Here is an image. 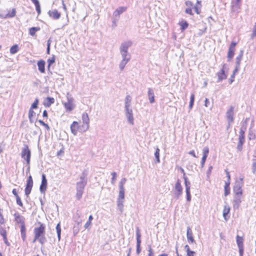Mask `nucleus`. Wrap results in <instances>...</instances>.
<instances>
[{
	"instance_id": "obj_11",
	"label": "nucleus",
	"mask_w": 256,
	"mask_h": 256,
	"mask_svg": "<svg viewBox=\"0 0 256 256\" xmlns=\"http://www.w3.org/2000/svg\"><path fill=\"white\" fill-rule=\"evenodd\" d=\"M47 187V180L44 174H42V184L40 188L41 193L44 194L46 190Z\"/></svg>"
},
{
	"instance_id": "obj_51",
	"label": "nucleus",
	"mask_w": 256,
	"mask_h": 256,
	"mask_svg": "<svg viewBox=\"0 0 256 256\" xmlns=\"http://www.w3.org/2000/svg\"><path fill=\"white\" fill-rule=\"evenodd\" d=\"M248 118H246L244 122H243L242 124V127L240 128H243L244 130H246V126H247V122H248Z\"/></svg>"
},
{
	"instance_id": "obj_20",
	"label": "nucleus",
	"mask_w": 256,
	"mask_h": 256,
	"mask_svg": "<svg viewBox=\"0 0 256 256\" xmlns=\"http://www.w3.org/2000/svg\"><path fill=\"white\" fill-rule=\"evenodd\" d=\"M231 8L232 12H239L240 9V3L232 1V2Z\"/></svg>"
},
{
	"instance_id": "obj_34",
	"label": "nucleus",
	"mask_w": 256,
	"mask_h": 256,
	"mask_svg": "<svg viewBox=\"0 0 256 256\" xmlns=\"http://www.w3.org/2000/svg\"><path fill=\"white\" fill-rule=\"evenodd\" d=\"M235 50L231 49L230 48H228V60L230 61L231 59L233 58Z\"/></svg>"
},
{
	"instance_id": "obj_57",
	"label": "nucleus",
	"mask_w": 256,
	"mask_h": 256,
	"mask_svg": "<svg viewBox=\"0 0 256 256\" xmlns=\"http://www.w3.org/2000/svg\"><path fill=\"white\" fill-rule=\"evenodd\" d=\"M33 109L30 108L28 111V117H32L36 113L34 112L32 110Z\"/></svg>"
},
{
	"instance_id": "obj_13",
	"label": "nucleus",
	"mask_w": 256,
	"mask_h": 256,
	"mask_svg": "<svg viewBox=\"0 0 256 256\" xmlns=\"http://www.w3.org/2000/svg\"><path fill=\"white\" fill-rule=\"evenodd\" d=\"M16 222L20 224V226H25L24 220L25 218L24 216L20 215L18 213L16 212L14 214Z\"/></svg>"
},
{
	"instance_id": "obj_1",
	"label": "nucleus",
	"mask_w": 256,
	"mask_h": 256,
	"mask_svg": "<svg viewBox=\"0 0 256 256\" xmlns=\"http://www.w3.org/2000/svg\"><path fill=\"white\" fill-rule=\"evenodd\" d=\"M88 172L86 170L82 172L80 177V180L76 184V198L77 200H80L83 194L84 188L87 184Z\"/></svg>"
},
{
	"instance_id": "obj_32",
	"label": "nucleus",
	"mask_w": 256,
	"mask_h": 256,
	"mask_svg": "<svg viewBox=\"0 0 256 256\" xmlns=\"http://www.w3.org/2000/svg\"><path fill=\"white\" fill-rule=\"evenodd\" d=\"M64 106L68 111H72L74 107V104L66 102L64 104Z\"/></svg>"
},
{
	"instance_id": "obj_46",
	"label": "nucleus",
	"mask_w": 256,
	"mask_h": 256,
	"mask_svg": "<svg viewBox=\"0 0 256 256\" xmlns=\"http://www.w3.org/2000/svg\"><path fill=\"white\" fill-rule=\"evenodd\" d=\"M38 122L42 126H44L47 130H50V127L47 124L44 122L42 120H38Z\"/></svg>"
},
{
	"instance_id": "obj_9",
	"label": "nucleus",
	"mask_w": 256,
	"mask_h": 256,
	"mask_svg": "<svg viewBox=\"0 0 256 256\" xmlns=\"http://www.w3.org/2000/svg\"><path fill=\"white\" fill-rule=\"evenodd\" d=\"M176 192L174 194L176 198H178L182 193V188L181 186L180 180H178L175 184Z\"/></svg>"
},
{
	"instance_id": "obj_15",
	"label": "nucleus",
	"mask_w": 256,
	"mask_h": 256,
	"mask_svg": "<svg viewBox=\"0 0 256 256\" xmlns=\"http://www.w3.org/2000/svg\"><path fill=\"white\" fill-rule=\"evenodd\" d=\"M203 156L201 161V166L203 168L204 165V163L206 161V158L209 153V148L208 147H204L202 150Z\"/></svg>"
},
{
	"instance_id": "obj_31",
	"label": "nucleus",
	"mask_w": 256,
	"mask_h": 256,
	"mask_svg": "<svg viewBox=\"0 0 256 256\" xmlns=\"http://www.w3.org/2000/svg\"><path fill=\"white\" fill-rule=\"evenodd\" d=\"M230 182H226L225 183L224 185V194L225 196H227L230 192Z\"/></svg>"
},
{
	"instance_id": "obj_48",
	"label": "nucleus",
	"mask_w": 256,
	"mask_h": 256,
	"mask_svg": "<svg viewBox=\"0 0 256 256\" xmlns=\"http://www.w3.org/2000/svg\"><path fill=\"white\" fill-rule=\"evenodd\" d=\"M244 142L240 141L238 140V146H237V149L238 151H241L242 149V145Z\"/></svg>"
},
{
	"instance_id": "obj_33",
	"label": "nucleus",
	"mask_w": 256,
	"mask_h": 256,
	"mask_svg": "<svg viewBox=\"0 0 256 256\" xmlns=\"http://www.w3.org/2000/svg\"><path fill=\"white\" fill-rule=\"evenodd\" d=\"M21 236L23 241L26 240V226H20Z\"/></svg>"
},
{
	"instance_id": "obj_23",
	"label": "nucleus",
	"mask_w": 256,
	"mask_h": 256,
	"mask_svg": "<svg viewBox=\"0 0 256 256\" xmlns=\"http://www.w3.org/2000/svg\"><path fill=\"white\" fill-rule=\"evenodd\" d=\"M48 13L50 17H52L55 20L59 19L60 17V14L58 12V11L56 10L52 11L50 10Z\"/></svg>"
},
{
	"instance_id": "obj_37",
	"label": "nucleus",
	"mask_w": 256,
	"mask_h": 256,
	"mask_svg": "<svg viewBox=\"0 0 256 256\" xmlns=\"http://www.w3.org/2000/svg\"><path fill=\"white\" fill-rule=\"evenodd\" d=\"M184 180V184L186 186V190H190V183L188 181V178L186 176H183Z\"/></svg>"
},
{
	"instance_id": "obj_44",
	"label": "nucleus",
	"mask_w": 256,
	"mask_h": 256,
	"mask_svg": "<svg viewBox=\"0 0 256 256\" xmlns=\"http://www.w3.org/2000/svg\"><path fill=\"white\" fill-rule=\"evenodd\" d=\"M252 173L254 174L256 172V158L252 159Z\"/></svg>"
},
{
	"instance_id": "obj_22",
	"label": "nucleus",
	"mask_w": 256,
	"mask_h": 256,
	"mask_svg": "<svg viewBox=\"0 0 256 256\" xmlns=\"http://www.w3.org/2000/svg\"><path fill=\"white\" fill-rule=\"evenodd\" d=\"M45 61L42 60H41L38 62V69L41 73L45 72Z\"/></svg>"
},
{
	"instance_id": "obj_7",
	"label": "nucleus",
	"mask_w": 256,
	"mask_h": 256,
	"mask_svg": "<svg viewBox=\"0 0 256 256\" xmlns=\"http://www.w3.org/2000/svg\"><path fill=\"white\" fill-rule=\"evenodd\" d=\"M132 44L130 40H128L122 42L120 46V52H128V50Z\"/></svg>"
},
{
	"instance_id": "obj_56",
	"label": "nucleus",
	"mask_w": 256,
	"mask_h": 256,
	"mask_svg": "<svg viewBox=\"0 0 256 256\" xmlns=\"http://www.w3.org/2000/svg\"><path fill=\"white\" fill-rule=\"evenodd\" d=\"M148 251V256H154L153 250L151 248L150 246H149Z\"/></svg>"
},
{
	"instance_id": "obj_21",
	"label": "nucleus",
	"mask_w": 256,
	"mask_h": 256,
	"mask_svg": "<svg viewBox=\"0 0 256 256\" xmlns=\"http://www.w3.org/2000/svg\"><path fill=\"white\" fill-rule=\"evenodd\" d=\"M230 211V207L227 204H226L224 206L223 210V216L224 219L227 221L229 218V216H228Z\"/></svg>"
},
{
	"instance_id": "obj_12",
	"label": "nucleus",
	"mask_w": 256,
	"mask_h": 256,
	"mask_svg": "<svg viewBox=\"0 0 256 256\" xmlns=\"http://www.w3.org/2000/svg\"><path fill=\"white\" fill-rule=\"evenodd\" d=\"M126 110V118L128 119V122L131 124H134V116H133V113H132V108H128L125 110Z\"/></svg>"
},
{
	"instance_id": "obj_18",
	"label": "nucleus",
	"mask_w": 256,
	"mask_h": 256,
	"mask_svg": "<svg viewBox=\"0 0 256 256\" xmlns=\"http://www.w3.org/2000/svg\"><path fill=\"white\" fill-rule=\"evenodd\" d=\"M186 236L188 238V240L189 242H194L195 240L193 238V234L192 230L190 229V226L187 227V231H186Z\"/></svg>"
},
{
	"instance_id": "obj_49",
	"label": "nucleus",
	"mask_w": 256,
	"mask_h": 256,
	"mask_svg": "<svg viewBox=\"0 0 256 256\" xmlns=\"http://www.w3.org/2000/svg\"><path fill=\"white\" fill-rule=\"evenodd\" d=\"M112 180H111V183L114 184L115 183L116 176V172H112Z\"/></svg>"
},
{
	"instance_id": "obj_52",
	"label": "nucleus",
	"mask_w": 256,
	"mask_h": 256,
	"mask_svg": "<svg viewBox=\"0 0 256 256\" xmlns=\"http://www.w3.org/2000/svg\"><path fill=\"white\" fill-rule=\"evenodd\" d=\"M186 200L188 202H190L191 200V196H190V190H186Z\"/></svg>"
},
{
	"instance_id": "obj_61",
	"label": "nucleus",
	"mask_w": 256,
	"mask_h": 256,
	"mask_svg": "<svg viewBox=\"0 0 256 256\" xmlns=\"http://www.w3.org/2000/svg\"><path fill=\"white\" fill-rule=\"evenodd\" d=\"M185 4L186 6H189V8H190L193 5L192 2L190 0L186 1L185 2Z\"/></svg>"
},
{
	"instance_id": "obj_29",
	"label": "nucleus",
	"mask_w": 256,
	"mask_h": 256,
	"mask_svg": "<svg viewBox=\"0 0 256 256\" xmlns=\"http://www.w3.org/2000/svg\"><path fill=\"white\" fill-rule=\"evenodd\" d=\"M40 27H32L29 28V34L31 36H34L36 34V32L40 30Z\"/></svg>"
},
{
	"instance_id": "obj_5",
	"label": "nucleus",
	"mask_w": 256,
	"mask_h": 256,
	"mask_svg": "<svg viewBox=\"0 0 256 256\" xmlns=\"http://www.w3.org/2000/svg\"><path fill=\"white\" fill-rule=\"evenodd\" d=\"M122 57V60L119 64V68L121 70H122L125 66L130 61V55L128 52H120Z\"/></svg>"
},
{
	"instance_id": "obj_53",
	"label": "nucleus",
	"mask_w": 256,
	"mask_h": 256,
	"mask_svg": "<svg viewBox=\"0 0 256 256\" xmlns=\"http://www.w3.org/2000/svg\"><path fill=\"white\" fill-rule=\"evenodd\" d=\"M16 201L17 204L19 205L20 206H22L23 204L21 201L20 198L19 196L16 197Z\"/></svg>"
},
{
	"instance_id": "obj_64",
	"label": "nucleus",
	"mask_w": 256,
	"mask_h": 256,
	"mask_svg": "<svg viewBox=\"0 0 256 256\" xmlns=\"http://www.w3.org/2000/svg\"><path fill=\"white\" fill-rule=\"evenodd\" d=\"M194 252L190 250V252H186V256H194Z\"/></svg>"
},
{
	"instance_id": "obj_40",
	"label": "nucleus",
	"mask_w": 256,
	"mask_h": 256,
	"mask_svg": "<svg viewBox=\"0 0 256 256\" xmlns=\"http://www.w3.org/2000/svg\"><path fill=\"white\" fill-rule=\"evenodd\" d=\"M126 181V178H122L119 182L118 184V188L119 189H124V184H125Z\"/></svg>"
},
{
	"instance_id": "obj_60",
	"label": "nucleus",
	"mask_w": 256,
	"mask_h": 256,
	"mask_svg": "<svg viewBox=\"0 0 256 256\" xmlns=\"http://www.w3.org/2000/svg\"><path fill=\"white\" fill-rule=\"evenodd\" d=\"M0 234L3 237L4 240H6V231L5 230H2L0 232Z\"/></svg>"
},
{
	"instance_id": "obj_26",
	"label": "nucleus",
	"mask_w": 256,
	"mask_h": 256,
	"mask_svg": "<svg viewBox=\"0 0 256 256\" xmlns=\"http://www.w3.org/2000/svg\"><path fill=\"white\" fill-rule=\"evenodd\" d=\"M82 220L76 221V224L74 225L73 228V234L74 236L76 235L80 231V224L82 223Z\"/></svg>"
},
{
	"instance_id": "obj_59",
	"label": "nucleus",
	"mask_w": 256,
	"mask_h": 256,
	"mask_svg": "<svg viewBox=\"0 0 256 256\" xmlns=\"http://www.w3.org/2000/svg\"><path fill=\"white\" fill-rule=\"evenodd\" d=\"M67 99H68L67 102L71 103V104H74L73 103L74 98L72 96H69L68 94H67Z\"/></svg>"
},
{
	"instance_id": "obj_27",
	"label": "nucleus",
	"mask_w": 256,
	"mask_h": 256,
	"mask_svg": "<svg viewBox=\"0 0 256 256\" xmlns=\"http://www.w3.org/2000/svg\"><path fill=\"white\" fill-rule=\"evenodd\" d=\"M54 102V100L53 98L47 97L43 104L46 107H50Z\"/></svg>"
},
{
	"instance_id": "obj_35",
	"label": "nucleus",
	"mask_w": 256,
	"mask_h": 256,
	"mask_svg": "<svg viewBox=\"0 0 256 256\" xmlns=\"http://www.w3.org/2000/svg\"><path fill=\"white\" fill-rule=\"evenodd\" d=\"M82 120L83 124H89L90 119L87 113L84 112L82 114Z\"/></svg>"
},
{
	"instance_id": "obj_17",
	"label": "nucleus",
	"mask_w": 256,
	"mask_h": 256,
	"mask_svg": "<svg viewBox=\"0 0 256 256\" xmlns=\"http://www.w3.org/2000/svg\"><path fill=\"white\" fill-rule=\"evenodd\" d=\"M79 126L77 122L74 121L70 125V130L72 133L76 136L77 134V132L78 130Z\"/></svg>"
},
{
	"instance_id": "obj_41",
	"label": "nucleus",
	"mask_w": 256,
	"mask_h": 256,
	"mask_svg": "<svg viewBox=\"0 0 256 256\" xmlns=\"http://www.w3.org/2000/svg\"><path fill=\"white\" fill-rule=\"evenodd\" d=\"M154 156L156 158V162H160V149L157 148L154 152Z\"/></svg>"
},
{
	"instance_id": "obj_54",
	"label": "nucleus",
	"mask_w": 256,
	"mask_h": 256,
	"mask_svg": "<svg viewBox=\"0 0 256 256\" xmlns=\"http://www.w3.org/2000/svg\"><path fill=\"white\" fill-rule=\"evenodd\" d=\"M92 224V222H89L88 220L85 224L84 227L86 229H88L89 230L90 229V226Z\"/></svg>"
},
{
	"instance_id": "obj_16",
	"label": "nucleus",
	"mask_w": 256,
	"mask_h": 256,
	"mask_svg": "<svg viewBox=\"0 0 256 256\" xmlns=\"http://www.w3.org/2000/svg\"><path fill=\"white\" fill-rule=\"evenodd\" d=\"M242 194H236L234 197L233 206L234 208H238L242 202L241 201Z\"/></svg>"
},
{
	"instance_id": "obj_4",
	"label": "nucleus",
	"mask_w": 256,
	"mask_h": 256,
	"mask_svg": "<svg viewBox=\"0 0 256 256\" xmlns=\"http://www.w3.org/2000/svg\"><path fill=\"white\" fill-rule=\"evenodd\" d=\"M21 156L22 158L26 160V165H29L30 164L31 152L27 145H25L22 148Z\"/></svg>"
},
{
	"instance_id": "obj_58",
	"label": "nucleus",
	"mask_w": 256,
	"mask_h": 256,
	"mask_svg": "<svg viewBox=\"0 0 256 256\" xmlns=\"http://www.w3.org/2000/svg\"><path fill=\"white\" fill-rule=\"evenodd\" d=\"M186 13L189 14L190 15H192L193 14L192 12V10L191 8H188L185 10Z\"/></svg>"
},
{
	"instance_id": "obj_8",
	"label": "nucleus",
	"mask_w": 256,
	"mask_h": 256,
	"mask_svg": "<svg viewBox=\"0 0 256 256\" xmlns=\"http://www.w3.org/2000/svg\"><path fill=\"white\" fill-rule=\"evenodd\" d=\"M136 254H138L142 250V249H141V248H140V244H141L140 237H141V234H140V229H139L138 227L136 228Z\"/></svg>"
},
{
	"instance_id": "obj_24",
	"label": "nucleus",
	"mask_w": 256,
	"mask_h": 256,
	"mask_svg": "<svg viewBox=\"0 0 256 256\" xmlns=\"http://www.w3.org/2000/svg\"><path fill=\"white\" fill-rule=\"evenodd\" d=\"M126 8L124 6H120L116 9L114 12V16L116 17L119 16L120 14L125 12Z\"/></svg>"
},
{
	"instance_id": "obj_63",
	"label": "nucleus",
	"mask_w": 256,
	"mask_h": 256,
	"mask_svg": "<svg viewBox=\"0 0 256 256\" xmlns=\"http://www.w3.org/2000/svg\"><path fill=\"white\" fill-rule=\"evenodd\" d=\"M131 100H132V98H131L130 96L129 95L126 96V98H125V102H130Z\"/></svg>"
},
{
	"instance_id": "obj_19",
	"label": "nucleus",
	"mask_w": 256,
	"mask_h": 256,
	"mask_svg": "<svg viewBox=\"0 0 256 256\" xmlns=\"http://www.w3.org/2000/svg\"><path fill=\"white\" fill-rule=\"evenodd\" d=\"M242 186L240 182H236L235 184V185L234 187V192L236 194H242Z\"/></svg>"
},
{
	"instance_id": "obj_36",
	"label": "nucleus",
	"mask_w": 256,
	"mask_h": 256,
	"mask_svg": "<svg viewBox=\"0 0 256 256\" xmlns=\"http://www.w3.org/2000/svg\"><path fill=\"white\" fill-rule=\"evenodd\" d=\"M55 60H56L54 55H52V58H48V72H50V66L52 64H53L55 62Z\"/></svg>"
},
{
	"instance_id": "obj_6",
	"label": "nucleus",
	"mask_w": 256,
	"mask_h": 256,
	"mask_svg": "<svg viewBox=\"0 0 256 256\" xmlns=\"http://www.w3.org/2000/svg\"><path fill=\"white\" fill-rule=\"evenodd\" d=\"M33 186V180L32 176L30 175L27 179L26 187L25 188V194L28 196L31 192Z\"/></svg>"
},
{
	"instance_id": "obj_39",
	"label": "nucleus",
	"mask_w": 256,
	"mask_h": 256,
	"mask_svg": "<svg viewBox=\"0 0 256 256\" xmlns=\"http://www.w3.org/2000/svg\"><path fill=\"white\" fill-rule=\"evenodd\" d=\"M56 228V232H57V234H58V241H60V234H61V228H60V223H58L57 224Z\"/></svg>"
},
{
	"instance_id": "obj_45",
	"label": "nucleus",
	"mask_w": 256,
	"mask_h": 256,
	"mask_svg": "<svg viewBox=\"0 0 256 256\" xmlns=\"http://www.w3.org/2000/svg\"><path fill=\"white\" fill-rule=\"evenodd\" d=\"M89 128V124H83L80 128V130L82 132L86 131Z\"/></svg>"
},
{
	"instance_id": "obj_55",
	"label": "nucleus",
	"mask_w": 256,
	"mask_h": 256,
	"mask_svg": "<svg viewBox=\"0 0 256 256\" xmlns=\"http://www.w3.org/2000/svg\"><path fill=\"white\" fill-rule=\"evenodd\" d=\"M35 6H36V10L38 14H40L41 12L40 4H38L36 5Z\"/></svg>"
},
{
	"instance_id": "obj_30",
	"label": "nucleus",
	"mask_w": 256,
	"mask_h": 256,
	"mask_svg": "<svg viewBox=\"0 0 256 256\" xmlns=\"http://www.w3.org/2000/svg\"><path fill=\"white\" fill-rule=\"evenodd\" d=\"M243 54H244V50H240L239 54L236 58V64L240 65V62H241V60H242V56H243Z\"/></svg>"
},
{
	"instance_id": "obj_50",
	"label": "nucleus",
	"mask_w": 256,
	"mask_h": 256,
	"mask_svg": "<svg viewBox=\"0 0 256 256\" xmlns=\"http://www.w3.org/2000/svg\"><path fill=\"white\" fill-rule=\"evenodd\" d=\"M16 10L14 8H13L12 10V12L10 14H8L6 15V16L10 17V18H13L16 16Z\"/></svg>"
},
{
	"instance_id": "obj_2",
	"label": "nucleus",
	"mask_w": 256,
	"mask_h": 256,
	"mask_svg": "<svg viewBox=\"0 0 256 256\" xmlns=\"http://www.w3.org/2000/svg\"><path fill=\"white\" fill-rule=\"evenodd\" d=\"M40 224L39 227L35 228L34 229V238L33 242H34L36 240L42 244H44L46 242L45 237V226L43 224Z\"/></svg>"
},
{
	"instance_id": "obj_25",
	"label": "nucleus",
	"mask_w": 256,
	"mask_h": 256,
	"mask_svg": "<svg viewBox=\"0 0 256 256\" xmlns=\"http://www.w3.org/2000/svg\"><path fill=\"white\" fill-rule=\"evenodd\" d=\"M236 244L238 248V250H244L243 244V238L239 236H236Z\"/></svg>"
},
{
	"instance_id": "obj_14",
	"label": "nucleus",
	"mask_w": 256,
	"mask_h": 256,
	"mask_svg": "<svg viewBox=\"0 0 256 256\" xmlns=\"http://www.w3.org/2000/svg\"><path fill=\"white\" fill-rule=\"evenodd\" d=\"M148 96L150 104H152L155 102V96L154 90L152 88H148Z\"/></svg>"
},
{
	"instance_id": "obj_47",
	"label": "nucleus",
	"mask_w": 256,
	"mask_h": 256,
	"mask_svg": "<svg viewBox=\"0 0 256 256\" xmlns=\"http://www.w3.org/2000/svg\"><path fill=\"white\" fill-rule=\"evenodd\" d=\"M240 68V65L236 66L234 70L233 74L231 75L232 78H234L236 74Z\"/></svg>"
},
{
	"instance_id": "obj_28",
	"label": "nucleus",
	"mask_w": 256,
	"mask_h": 256,
	"mask_svg": "<svg viewBox=\"0 0 256 256\" xmlns=\"http://www.w3.org/2000/svg\"><path fill=\"white\" fill-rule=\"evenodd\" d=\"M217 76H218V82H220L224 79H226V78L224 69H222L220 72H218Z\"/></svg>"
},
{
	"instance_id": "obj_38",
	"label": "nucleus",
	"mask_w": 256,
	"mask_h": 256,
	"mask_svg": "<svg viewBox=\"0 0 256 256\" xmlns=\"http://www.w3.org/2000/svg\"><path fill=\"white\" fill-rule=\"evenodd\" d=\"M18 50V44L12 46L10 48V52L11 54H15Z\"/></svg>"
},
{
	"instance_id": "obj_62",
	"label": "nucleus",
	"mask_w": 256,
	"mask_h": 256,
	"mask_svg": "<svg viewBox=\"0 0 256 256\" xmlns=\"http://www.w3.org/2000/svg\"><path fill=\"white\" fill-rule=\"evenodd\" d=\"M236 44V43L234 42H232L229 48H231V49H234L235 50V46Z\"/></svg>"
},
{
	"instance_id": "obj_10",
	"label": "nucleus",
	"mask_w": 256,
	"mask_h": 256,
	"mask_svg": "<svg viewBox=\"0 0 256 256\" xmlns=\"http://www.w3.org/2000/svg\"><path fill=\"white\" fill-rule=\"evenodd\" d=\"M234 106H230V109L227 111L226 113V118L229 126H230V124L234 122Z\"/></svg>"
},
{
	"instance_id": "obj_42",
	"label": "nucleus",
	"mask_w": 256,
	"mask_h": 256,
	"mask_svg": "<svg viewBox=\"0 0 256 256\" xmlns=\"http://www.w3.org/2000/svg\"><path fill=\"white\" fill-rule=\"evenodd\" d=\"M38 102H39L38 99V98H36L35 99L34 102L32 104L30 108L31 109H36V108H38Z\"/></svg>"
},
{
	"instance_id": "obj_3",
	"label": "nucleus",
	"mask_w": 256,
	"mask_h": 256,
	"mask_svg": "<svg viewBox=\"0 0 256 256\" xmlns=\"http://www.w3.org/2000/svg\"><path fill=\"white\" fill-rule=\"evenodd\" d=\"M124 189H119V193L117 200V206L121 213L124 210Z\"/></svg>"
},
{
	"instance_id": "obj_43",
	"label": "nucleus",
	"mask_w": 256,
	"mask_h": 256,
	"mask_svg": "<svg viewBox=\"0 0 256 256\" xmlns=\"http://www.w3.org/2000/svg\"><path fill=\"white\" fill-rule=\"evenodd\" d=\"M180 24L181 26L182 30H186L188 27V23L186 21L180 23Z\"/></svg>"
}]
</instances>
